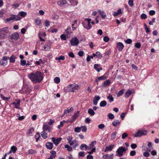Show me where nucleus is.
<instances>
[{"label": "nucleus", "mask_w": 159, "mask_h": 159, "mask_svg": "<svg viewBox=\"0 0 159 159\" xmlns=\"http://www.w3.org/2000/svg\"><path fill=\"white\" fill-rule=\"evenodd\" d=\"M27 77L34 83H40L43 78V74L40 71H36L35 73L32 72L29 74Z\"/></svg>", "instance_id": "nucleus-1"}, {"label": "nucleus", "mask_w": 159, "mask_h": 159, "mask_svg": "<svg viewBox=\"0 0 159 159\" xmlns=\"http://www.w3.org/2000/svg\"><path fill=\"white\" fill-rule=\"evenodd\" d=\"M80 88V86L77 84H70L68 86L65 87L63 89L64 91L66 92H76Z\"/></svg>", "instance_id": "nucleus-2"}, {"label": "nucleus", "mask_w": 159, "mask_h": 159, "mask_svg": "<svg viewBox=\"0 0 159 159\" xmlns=\"http://www.w3.org/2000/svg\"><path fill=\"white\" fill-rule=\"evenodd\" d=\"M10 32L7 27H6L0 29V39H2L6 38L10 34Z\"/></svg>", "instance_id": "nucleus-3"}, {"label": "nucleus", "mask_w": 159, "mask_h": 159, "mask_svg": "<svg viewBox=\"0 0 159 159\" xmlns=\"http://www.w3.org/2000/svg\"><path fill=\"white\" fill-rule=\"evenodd\" d=\"M126 150V149L124 147H120L117 150L116 152L117 153L116 156L118 157H121L123 155V153Z\"/></svg>", "instance_id": "nucleus-4"}, {"label": "nucleus", "mask_w": 159, "mask_h": 159, "mask_svg": "<svg viewBox=\"0 0 159 159\" xmlns=\"http://www.w3.org/2000/svg\"><path fill=\"white\" fill-rule=\"evenodd\" d=\"M70 43L72 46H76L79 44V41L76 37H74L71 39L70 40Z\"/></svg>", "instance_id": "nucleus-5"}, {"label": "nucleus", "mask_w": 159, "mask_h": 159, "mask_svg": "<svg viewBox=\"0 0 159 159\" xmlns=\"http://www.w3.org/2000/svg\"><path fill=\"white\" fill-rule=\"evenodd\" d=\"M9 57H8L4 56L2 58L0 61V64L2 66H6L7 64V60H8Z\"/></svg>", "instance_id": "nucleus-6"}, {"label": "nucleus", "mask_w": 159, "mask_h": 159, "mask_svg": "<svg viewBox=\"0 0 159 159\" xmlns=\"http://www.w3.org/2000/svg\"><path fill=\"white\" fill-rule=\"evenodd\" d=\"M79 112L78 111L77 113L74 114L72 117V119L70 120H68L66 122H69L70 123H73L75 120L76 118L79 116Z\"/></svg>", "instance_id": "nucleus-7"}, {"label": "nucleus", "mask_w": 159, "mask_h": 159, "mask_svg": "<svg viewBox=\"0 0 159 159\" xmlns=\"http://www.w3.org/2000/svg\"><path fill=\"white\" fill-rule=\"evenodd\" d=\"M147 134V131L145 130H139L136 133L135 137H140L142 135H145Z\"/></svg>", "instance_id": "nucleus-8"}, {"label": "nucleus", "mask_w": 159, "mask_h": 159, "mask_svg": "<svg viewBox=\"0 0 159 159\" xmlns=\"http://www.w3.org/2000/svg\"><path fill=\"white\" fill-rule=\"evenodd\" d=\"M20 100L19 99L16 100L15 102H13L11 103V105H13L15 108L17 109L20 108Z\"/></svg>", "instance_id": "nucleus-9"}, {"label": "nucleus", "mask_w": 159, "mask_h": 159, "mask_svg": "<svg viewBox=\"0 0 159 159\" xmlns=\"http://www.w3.org/2000/svg\"><path fill=\"white\" fill-rule=\"evenodd\" d=\"M19 38V35L17 32H15L11 34V39L15 40H17Z\"/></svg>", "instance_id": "nucleus-10"}, {"label": "nucleus", "mask_w": 159, "mask_h": 159, "mask_svg": "<svg viewBox=\"0 0 159 159\" xmlns=\"http://www.w3.org/2000/svg\"><path fill=\"white\" fill-rule=\"evenodd\" d=\"M152 146L153 145L152 143L151 142H149L148 144V147H147L146 148V150L143 148V146L142 147V149L144 151H146L148 152H151V150L153 148Z\"/></svg>", "instance_id": "nucleus-11"}, {"label": "nucleus", "mask_w": 159, "mask_h": 159, "mask_svg": "<svg viewBox=\"0 0 159 159\" xmlns=\"http://www.w3.org/2000/svg\"><path fill=\"white\" fill-rule=\"evenodd\" d=\"M61 139L62 138H59L57 139H56L55 137H52V141L56 146H57L58 144Z\"/></svg>", "instance_id": "nucleus-12"}, {"label": "nucleus", "mask_w": 159, "mask_h": 159, "mask_svg": "<svg viewBox=\"0 0 159 159\" xmlns=\"http://www.w3.org/2000/svg\"><path fill=\"white\" fill-rule=\"evenodd\" d=\"M43 129V131L45 132L48 131V132H50L52 129V127L48 125L44 124Z\"/></svg>", "instance_id": "nucleus-13"}, {"label": "nucleus", "mask_w": 159, "mask_h": 159, "mask_svg": "<svg viewBox=\"0 0 159 159\" xmlns=\"http://www.w3.org/2000/svg\"><path fill=\"white\" fill-rule=\"evenodd\" d=\"M117 48L119 51H121L124 48V45L121 42H118L116 44Z\"/></svg>", "instance_id": "nucleus-14"}, {"label": "nucleus", "mask_w": 159, "mask_h": 159, "mask_svg": "<svg viewBox=\"0 0 159 159\" xmlns=\"http://www.w3.org/2000/svg\"><path fill=\"white\" fill-rule=\"evenodd\" d=\"M70 144L71 146H72L73 148L75 149L76 148L77 146H79L78 142L76 139L73 140Z\"/></svg>", "instance_id": "nucleus-15"}, {"label": "nucleus", "mask_w": 159, "mask_h": 159, "mask_svg": "<svg viewBox=\"0 0 159 159\" xmlns=\"http://www.w3.org/2000/svg\"><path fill=\"white\" fill-rule=\"evenodd\" d=\"M98 12L101 15V17L102 19H104L106 17V13L103 11H102L100 10H98Z\"/></svg>", "instance_id": "nucleus-16"}, {"label": "nucleus", "mask_w": 159, "mask_h": 159, "mask_svg": "<svg viewBox=\"0 0 159 159\" xmlns=\"http://www.w3.org/2000/svg\"><path fill=\"white\" fill-rule=\"evenodd\" d=\"M100 99V97L99 96L96 95L95 96L94 99L93 100V103L94 105H96L98 103V101Z\"/></svg>", "instance_id": "nucleus-17"}, {"label": "nucleus", "mask_w": 159, "mask_h": 159, "mask_svg": "<svg viewBox=\"0 0 159 159\" xmlns=\"http://www.w3.org/2000/svg\"><path fill=\"white\" fill-rule=\"evenodd\" d=\"M120 123V121L117 120H114L112 122V125L114 127H116L119 125Z\"/></svg>", "instance_id": "nucleus-18"}, {"label": "nucleus", "mask_w": 159, "mask_h": 159, "mask_svg": "<svg viewBox=\"0 0 159 159\" xmlns=\"http://www.w3.org/2000/svg\"><path fill=\"white\" fill-rule=\"evenodd\" d=\"M107 77L106 76L104 75H103L101 76L97 77L95 81L96 82H98L100 80H104Z\"/></svg>", "instance_id": "nucleus-19"}, {"label": "nucleus", "mask_w": 159, "mask_h": 159, "mask_svg": "<svg viewBox=\"0 0 159 159\" xmlns=\"http://www.w3.org/2000/svg\"><path fill=\"white\" fill-rule=\"evenodd\" d=\"M114 145L111 144L109 146L106 147L104 150L105 152H106L107 151H111L112 149L114 147Z\"/></svg>", "instance_id": "nucleus-20"}, {"label": "nucleus", "mask_w": 159, "mask_h": 159, "mask_svg": "<svg viewBox=\"0 0 159 159\" xmlns=\"http://www.w3.org/2000/svg\"><path fill=\"white\" fill-rule=\"evenodd\" d=\"M53 144L52 143L48 142L46 144V146L47 148L50 150L51 149L53 148Z\"/></svg>", "instance_id": "nucleus-21"}, {"label": "nucleus", "mask_w": 159, "mask_h": 159, "mask_svg": "<svg viewBox=\"0 0 159 159\" xmlns=\"http://www.w3.org/2000/svg\"><path fill=\"white\" fill-rule=\"evenodd\" d=\"M67 3V1L65 0H62L57 2V4L60 6H62L64 4Z\"/></svg>", "instance_id": "nucleus-22"}, {"label": "nucleus", "mask_w": 159, "mask_h": 159, "mask_svg": "<svg viewBox=\"0 0 159 159\" xmlns=\"http://www.w3.org/2000/svg\"><path fill=\"white\" fill-rule=\"evenodd\" d=\"M97 142L96 141H92L88 147V150L90 149L91 148H94V145L96 144Z\"/></svg>", "instance_id": "nucleus-23"}, {"label": "nucleus", "mask_w": 159, "mask_h": 159, "mask_svg": "<svg viewBox=\"0 0 159 159\" xmlns=\"http://www.w3.org/2000/svg\"><path fill=\"white\" fill-rule=\"evenodd\" d=\"M113 155V154H111V155L109 154H105L104 155L102 156V158L104 159H111L112 158V156Z\"/></svg>", "instance_id": "nucleus-24"}, {"label": "nucleus", "mask_w": 159, "mask_h": 159, "mask_svg": "<svg viewBox=\"0 0 159 159\" xmlns=\"http://www.w3.org/2000/svg\"><path fill=\"white\" fill-rule=\"evenodd\" d=\"M51 155L49 157L51 159H53L56 156V152L54 151H52L51 152Z\"/></svg>", "instance_id": "nucleus-25"}, {"label": "nucleus", "mask_w": 159, "mask_h": 159, "mask_svg": "<svg viewBox=\"0 0 159 159\" xmlns=\"http://www.w3.org/2000/svg\"><path fill=\"white\" fill-rule=\"evenodd\" d=\"M110 81L109 80H107L104 82L103 86L105 87L109 86L110 84Z\"/></svg>", "instance_id": "nucleus-26"}, {"label": "nucleus", "mask_w": 159, "mask_h": 159, "mask_svg": "<svg viewBox=\"0 0 159 159\" xmlns=\"http://www.w3.org/2000/svg\"><path fill=\"white\" fill-rule=\"evenodd\" d=\"M35 22L37 25L40 26L41 25V23L40 19L38 18H37L35 20Z\"/></svg>", "instance_id": "nucleus-27"}, {"label": "nucleus", "mask_w": 159, "mask_h": 159, "mask_svg": "<svg viewBox=\"0 0 159 159\" xmlns=\"http://www.w3.org/2000/svg\"><path fill=\"white\" fill-rule=\"evenodd\" d=\"M94 67L95 69L98 72H99L100 70H102V68L101 67H100L99 65L98 64H94Z\"/></svg>", "instance_id": "nucleus-28"}, {"label": "nucleus", "mask_w": 159, "mask_h": 159, "mask_svg": "<svg viewBox=\"0 0 159 159\" xmlns=\"http://www.w3.org/2000/svg\"><path fill=\"white\" fill-rule=\"evenodd\" d=\"M44 50L46 51H49L51 49L50 46L45 44L43 47Z\"/></svg>", "instance_id": "nucleus-29"}, {"label": "nucleus", "mask_w": 159, "mask_h": 159, "mask_svg": "<svg viewBox=\"0 0 159 159\" xmlns=\"http://www.w3.org/2000/svg\"><path fill=\"white\" fill-rule=\"evenodd\" d=\"M41 135L44 139H46L48 137V134L45 131H43L41 132Z\"/></svg>", "instance_id": "nucleus-30"}, {"label": "nucleus", "mask_w": 159, "mask_h": 159, "mask_svg": "<svg viewBox=\"0 0 159 159\" xmlns=\"http://www.w3.org/2000/svg\"><path fill=\"white\" fill-rule=\"evenodd\" d=\"M88 113L91 116H93L95 114V113L93 110L91 108L88 109Z\"/></svg>", "instance_id": "nucleus-31"}, {"label": "nucleus", "mask_w": 159, "mask_h": 159, "mask_svg": "<svg viewBox=\"0 0 159 159\" xmlns=\"http://www.w3.org/2000/svg\"><path fill=\"white\" fill-rule=\"evenodd\" d=\"M95 54L96 56L99 59H101L102 57V55L99 52H97Z\"/></svg>", "instance_id": "nucleus-32"}, {"label": "nucleus", "mask_w": 159, "mask_h": 159, "mask_svg": "<svg viewBox=\"0 0 159 159\" xmlns=\"http://www.w3.org/2000/svg\"><path fill=\"white\" fill-rule=\"evenodd\" d=\"M107 98L108 99L109 102L111 103L114 101V98L112 96V95L111 94H110L107 96Z\"/></svg>", "instance_id": "nucleus-33"}, {"label": "nucleus", "mask_w": 159, "mask_h": 159, "mask_svg": "<svg viewBox=\"0 0 159 159\" xmlns=\"http://www.w3.org/2000/svg\"><path fill=\"white\" fill-rule=\"evenodd\" d=\"M125 90V89H123L121 90H120L117 94V97H120V96H122L124 93Z\"/></svg>", "instance_id": "nucleus-34"}, {"label": "nucleus", "mask_w": 159, "mask_h": 159, "mask_svg": "<svg viewBox=\"0 0 159 159\" xmlns=\"http://www.w3.org/2000/svg\"><path fill=\"white\" fill-rule=\"evenodd\" d=\"M34 131V129L33 128H30L28 131V134L30 136H32L33 135V133Z\"/></svg>", "instance_id": "nucleus-35"}, {"label": "nucleus", "mask_w": 159, "mask_h": 159, "mask_svg": "<svg viewBox=\"0 0 159 159\" xmlns=\"http://www.w3.org/2000/svg\"><path fill=\"white\" fill-rule=\"evenodd\" d=\"M91 21L87 22V25L85 28V29L87 30H90L92 28V26L90 25Z\"/></svg>", "instance_id": "nucleus-36"}, {"label": "nucleus", "mask_w": 159, "mask_h": 159, "mask_svg": "<svg viewBox=\"0 0 159 159\" xmlns=\"http://www.w3.org/2000/svg\"><path fill=\"white\" fill-rule=\"evenodd\" d=\"M73 110V109L72 108H71L69 109H66L64 111V114L62 116V117H63L65 114H66L67 113H70V112L72 111Z\"/></svg>", "instance_id": "nucleus-37"}, {"label": "nucleus", "mask_w": 159, "mask_h": 159, "mask_svg": "<svg viewBox=\"0 0 159 159\" xmlns=\"http://www.w3.org/2000/svg\"><path fill=\"white\" fill-rule=\"evenodd\" d=\"M55 59L58 60V62H60L61 60H64L65 59V57L64 56H61L59 57H56Z\"/></svg>", "instance_id": "nucleus-38"}, {"label": "nucleus", "mask_w": 159, "mask_h": 159, "mask_svg": "<svg viewBox=\"0 0 159 159\" xmlns=\"http://www.w3.org/2000/svg\"><path fill=\"white\" fill-rule=\"evenodd\" d=\"M17 148L16 146H13L11 148L10 150L13 153H15L17 150Z\"/></svg>", "instance_id": "nucleus-39"}, {"label": "nucleus", "mask_w": 159, "mask_h": 159, "mask_svg": "<svg viewBox=\"0 0 159 159\" xmlns=\"http://www.w3.org/2000/svg\"><path fill=\"white\" fill-rule=\"evenodd\" d=\"M122 13L121 10V9H119L117 11V12H114L113 13V16H116L119 14H120Z\"/></svg>", "instance_id": "nucleus-40"}, {"label": "nucleus", "mask_w": 159, "mask_h": 159, "mask_svg": "<svg viewBox=\"0 0 159 159\" xmlns=\"http://www.w3.org/2000/svg\"><path fill=\"white\" fill-rule=\"evenodd\" d=\"M84 148H85V150H88V147L86 144H82L80 146V148L81 150H83Z\"/></svg>", "instance_id": "nucleus-41"}, {"label": "nucleus", "mask_w": 159, "mask_h": 159, "mask_svg": "<svg viewBox=\"0 0 159 159\" xmlns=\"http://www.w3.org/2000/svg\"><path fill=\"white\" fill-rule=\"evenodd\" d=\"M132 93V92L131 91L128 90L126 91L125 93V97L128 98Z\"/></svg>", "instance_id": "nucleus-42"}, {"label": "nucleus", "mask_w": 159, "mask_h": 159, "mask_svg": "<svg viewBox=\"0 0 159 159\" xmlns=\"http://www.w3.org/2000/svg\"><path fill=\"white\" fill-rule=\"evenodd\" d=\"M107 102L105 101H102L100 102V106L101 107H104L107 105Z\"/></svg>", "instance_id": "nucleus-43"}, {"label": "nucleus", "mask_w": 159, "mask_h": 159, "mask_svg": "<svg viewBox=\"0 0 159 159\" xmlns=\"http://www.w3.org/2000/svg\"><path fill=\"white\" fill-rule=\"evenodd\" d=\"M14 15H12L9 18H7L6 19V20L7 22L11 20H15V18H14Z\"/></svg>", "instance_id": "nucleus-44"}, {"label": "nucleus", "mask_w": 159, "mask_h": 159, "mask_svg": "<svg viewBox=\"0 0 159 159\" xmlns=\"http://www.w3.org/2000/svg\"><path fill=\"white\" fill-rule=\"evenodd\" d=\"M117 134V132H113L111 135V139L113 140L114 139L116 136Z\"/></svg>", "instance_id": "nucleus-45"}, {"label": "nucleus", "mask_w": 159, "mask_h": 159, "mask_svg": "<svg viewBox=\"0 0 159 159\" xmlns=\"http://www.w3.org/2000/svg\"><path fill=\"white\" fill-rule=\"evenodd\" d=\"M65 148H66L67 150L69 152L71 151L72 150V148L67 144L65 145Z\"/></svg>", "instance_id": "nucleus-46"}, {"label": "nucleus", "mask_w": 159, "mask_h": 159, "mask_svg": "<svg viewBox=\"0 0 159 159\" xmlns=\"http://www.w3.org/2000/svg\"><path fill=\"white\" fill-rule=\"evenodd\" d=\"M20 64L22 66H24L25 65H29V64H26V61L24 60H21L20 61Z\"/></svg>", "instance_id": "nucleus-47"}, {"label": "nucleus", "mask_w": 159, "mask_h": 159, "mask_svg": "<svg viewBox=\"0 0 159 159\" xmlns=\"http://www.w3.org/2000/svg\"><path fill=\"white\" fill-rule=\"evenodd\" d=\"M107 116L111 120H113L114 118V116L111 113H109L108 114Z\"/></svg>", "instance_id": "nucleus-48"}, {"label": "nucleus", "mask_w": 159, "mask_h": 159, "mask_svg": "<svg viewBox=\"0 0 159 159\" xmlns=\"http://www.w3.org/2000/svg\"><path fill=\"white\" fill-rule=\"evenodd\" d=\"M36 152L35 150L30 149L28 151V153L29 154H35Z\"/></svg>", "instance_id": "nucleus-49"}, {"label": "nucleus", "mask_w": 159, "mask_h": 159, "mask_svg": "<svg viewBox=\"0 0 159 159\" xmlns=\"http://www.w3.org/2000/svg\"><path fill=\"white\" fill-rule=\"evenodd\" d=\"M60 79L58 77H56L54 79V82L56 84H58L60 82Z\"/></svg>", "instance_id": "nucleus-50"}, {"label": "nucleus", "mask_w": 159, "mask_h": 159, "mask_svg": "<svg viewBox=\"0 0 159 159\" xmlns=\"http://www.w3.org/2000/svg\"><path fill=\"white\" fill-rule=\"evenodd\" d=\"M20 15L22 17H24L27 14V13L25 12H24L23 11H22L20 12Z\"/></svg>", "instance_id": "nucleus-51"}, {"label": "nucleus", "mask_w": 159, "mask_h": 159, "mask_svg": "<svg viewBox=\"0 0 159 159\" xmlns=\"http://www.w3.org/2000/svg\"><path fill=\"white\" fill-rule=\"evenodd\" d=\"M0 97L2 98L4 100H8L10 99V97H5L2 94H0Z\"/></svg>", "instance_id": "nucleus-52"}, {"label": "nucleus", "mask_w": 159, "mask_h": 159, "mask_svg": "<svg viewBox=\"0 0 159 159\" xmlns=\"http://www.w3.org/2000/svg\"><path fill=\"white\" fill-rule=\"evenodd\" d=\"M98 127L99 129H103L105 127V125L104 124H101L98 125Z\"/></svg>", "instance_id": "nucleus-53"}, {"label": "nucleus", "mask_w": 159, "mask_h": 159, "mask_svg": "<svg viewBox=\"0 0 159 159\" xmlns=\"http://www.w3.org/2000/svg\"><path fill=\"white\" fill-rule=\"evenodd\" d=\"M143 155L145 157H148L150 156V154L147 151L144 152L143 153Z\"/></svg>", "instance_id": "nucleus-54"}, {"label": "nucleus", "mask_w": 159, "mask_h": 159, "mask_svg": "<svg viewBox=\"0 0 159 159\" xmlns=\"http://www.w3.org/2000/svg\"><path fill=\"white\" fill-rule=\"evenodd\" d=\"M80 130L81 128L78 127H76L74 129L75 131L77 133H79L80 131Z\"/></svg>", "instance_id": "nucleus-55"}, {"label": "nucleus", "mask_w": 159, "mask_h": 159, "mask_svg": "<svg viewBox=\"0 0 159 159\" xmlns=\"http://www.w3.org/2000/svg\"><path fill=\"white\" fill-rule=\"evenodd\" d=\"M82 131L83 132H85L87 131V128L85 126H81L80 127Z\"/></svg>", "instance_id": "nucleus-56"}, {"label": "nucleus", "mask_w": 159, "mask_h": 159, "mask_svg": "<svg viewBox=\"0 0 159 159\" xmlns=\"http://www.w3.org/2000/svg\"><path fill=\"white\" fill-rule=\"evenodd\" d=\"M136 153V152L134 150H132L130 151V155L131 156H134Z\"/></svg>", "instance_id": "nucleus-57"}, {"label": "nucleus", "mask_w": 159, "mask_h": 159, "mask_svg": "<svg viewBox=\"0 0 159 159\" xmlns=\"http://www.w3.org/2000/svg\"><path fill=\"white\" fill-rule=\"evenodd\" d=\"M14 18H15V20H20L21 19V18L19 16V15H14Z\"/></svg>", "instance_id": "nucleus-58"}, {"label": "nucleus", "mask_w": 159, "mask_h": 159, "mask_svg": "<svg viewBox=\"0 0 159 159\" xmlns=\"http://www.w3.org/2000/svg\"><path fill=\"white\" fill-rule=\"evenodd\" d=\"M87 22H86L85 21H83L82 22V24L83 26L84 27V28L85 29V28L86 27V26L87 25Z\"/></svg>", "instance_id": "nucleus-59"}, {"label": "nucleus", "mask_w": 159, "mask_h": 159, "mask_svg": "<svg viewBox=\"0 0 159 159\" xmlns=\"http://www.w3.org/2000/svg\"><path fill=\"white\" fill-rule=\"evenodd\" d=\"M151 153L152 156H155L157 155V152L156 150H153L151 151Z\"/></svg>", "instance_id": "nucleus-60"}, {"label": "nucleus", "mask_w": 159, "mask_h": 159, "mask_svg": "<svg viewBox=\"0 0 159 159\" xmlns=\"http://www.w3.org/2000/svg\"><path fill=\"white\" fill-rule=\"evenodd\" d=\"M15 58L11 56L10 58V62H14L15 61Z\"/></svg>", "instance_id": "nucleus-61"}, {"label": "nucleus", "mask_w": 159, "mask_h": 159, "mask_svg": "<svg viewBox=\"0 0 159 159\" xmlns=\"http://www.w3.org/2000/svg\"><path fill=\"white\" fill-rule=\"evenodd\" d=\"M125 42L128 44H131L132 43V40L130 39H127L125 41Z\"/></svg>", "instance_id": "nucleus-62"}, {"label": "nucleus", "mask_w": 159, "mask_h": 159, "mask_svg": "<svg viewBox=\"0 0 159 159\" xmlns=\"http://www.w3.org/2000/svg\"><path fill=\"white\" fill-rule=\"evenodd\" d=\"M147 17V16L146 14L143 13L141 15V18L142 19H145Z\"/></svg>", "instance_id": "nucleus-63"}, {"label": "nucleus", "mask_w": 159, "mask_h": 159, "mask_svg": "<svg viewBox=\"0 0 159 159\" xmlns=\"http://www.w3.org/2000/svg\"><path fill=\"white\" fill-rule=\"evenodd\" d=\"M128 4L130 7H132L134 5L133 1V0H129L128 2Z\"/></svg>", "instance_id": "nucleus-64"}]
</instances>
